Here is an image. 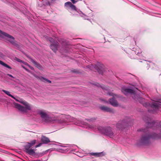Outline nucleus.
Instances as JSON below:
<instances>
[{"label": "nucleus", "instance_id": "obj_1", "mask_svg": "<svg viewBox=\"0 0 161 161\" xmlns=\"http://www.w3.org/2000/svg\"><path fill=\"white\" fill-rule=\"evenodd\" d=\"M122 92L125 95H126L128 93H130L134 94V97L136 101L138 100L143 106L146 107H150V108L148 109V111L151 113H154L157 110L161 108V103L160 102H153L151 104L145 102L144 99L141 97H138L137 95L134 94L135 91L132 89L129 88H123L121 90Z\"/></svg>", "mask_w": 161, "mask_h": 161}, {"label": "nucleus", "instance_id": "obj_2", "mask_svg": "<svg viewBox=\"0 0 161 161\" xmlns=\"http://www.w3.org/2000/svg\"><path fill=\"white\" fill-rule=\"evenodd\" d=\"M14 99L17 102H19L25 106V107H24L19 104L17 103H15L14 105L15 108L17 109L19 111L23 113H27L28 110H31V105L26 102L23 101L21 99L18 100L15 98V99Z\"/></svg>", "mask_w": 161, "mask_h": 161}, {"label": "nucleus", "instance_id": "obj_3", "mask_svg": "<svg viewBox=\"0 0 161 161\" xmlns=\"http://www.w3.org/2000/svg\"><path fill=\"white\" fill-rule=\"evenodd\" d=\"M36 142V140H33L30 142H27V144L25 146V152L29 154H32L35 153L34 150L30 148L33 146Z\"/></svg>", "mask_w": 161, "mask_h": 161}, {"label": "nucleus", "instance_id": "obj_4", "mask_svg": "<svg viewBox=\"0 0 161 161\" xmlns=\"http://www.w3.org/2000/svg\"><path fill=\"white\" fill-rule=\"evenodd\" d=\"M0 33L6 36L7 38V40L12 44L16 46H18V44L16 43V42L13 36L1 30H0Z\"/></svg>", "mask_w": 161, "mask_h": 161}, {"label": "nucleus", "instance_id": "obj_5", "mask_svg": "<svg viewBox=\"0 0 161 161\" xmlns=\"http://www.w3.org/2000/svg\"><path fill=\"white\" fill-rule=\"evenodd\" d=\"M128 123L125 120L120 121L116 125L117 127L119 129H123L127 125Z\"/></svg>", "mask_w": 161, "mask_h": 161}, {"label": "nucleus", "instance_id": "obj_6", "mask_svg": "<svg viewBox=\"0 0 161 161\" xmlns=\"http://www.w3.org/2000/svg\"><path fill=\"white\" fill-rule=\"evenodd\" d=\"M29 58L30 61L34 64V65L37 68L40 70H42L43 69L42 66L39 64L37 63L32 58L28 56H27Z\"/></svg>", "mask_w": 161, "mask_h": 161}, {"label": "nucleus", "instance_id": "obj_7", "mask_svg": "<svg viewBox=\"0 0 161 161\" xmlns=\"http://www.w3.org/2000/svg\"><path fill=\"white\" fill-rule=\"evenodd\" d=\"M104 112H108L114 113V110L112 108L108 107L106 106H101L99 107Z\"/></svg>", "mask_w": 161, "mask_h": 161}, {"label": "nucleus", "instance_id": "obj_8", "mask_svg": "<svg viewBox=\"0 0 161 161\" xmlns=\"http://www.w3.org/2000/svg\"><path fill=\"white\" fill-rule=\"evenodd\" d=\"M64 6L66 8H70L73 10L76 11V8L75 6L70 2H68L64 3Z\"/></svg>", "mask_w": 161, "mask_h": 161}, {"label": "nucleus", "instance_id": "obj_9", "mask_svg": "<svg viewBox=\"0 0 161 161\" xmlns=\"http://www.w3.org/2000/svg\"><path fill=\"white\" fill-rule=\"evenodd\" d=\"M59 46V44L58 42H54L51 44L50 48L55 53H56L58 50Z\"/></svg>", "mask_w": 161, "mask_h": 161}, {"label": "nucleus", "instance_id": "obj_10", "mask_svg": "<svg viewBox=\"0 0 161 161\" xmlns=\"http://www.w3.org/2000/svg\"><path fill=\"white\" fill-rule=\"evenodd\" d=\"M104 67V65L102 64H98L97 65V69L99 73L102 74L103 73Z\"/></svg>", "mask_w": 161, "mask_h": 161}, {"label": "nucleus", "instance_id": "obj_11", "mask_svg": "<svg viewBox=\"0 0 161 161\" xmlns=\"http://www.w3.org/2000/svg\"><path fill=\"white\" fill-rule=\"evenodd\" d=\"M109 102L113 106L117 107L118 106V102L114 97L110 98Z\"/></svg>", "mask_w": 161, "mask_h": 161}, {"label": "nucleus", "instance_id": "obj_12", "mask_svg": "<svg viewBox=\"0 0 161 161\" xmlns=\"http://www.w3.org/2000/svg\"><path fill=\"white\" fill-rule=\"evenodd\" d=\"M39 114L42 119L47 121V119L48 118V116L45 112L42 111H40L39 112Z\"/></svg>", "mask_w": 161, "mask_h": 161}, {"label": "nucleus", "instance_id": "obj_13", "mask_svg": "<svg viewBox=\"0 0 161 161\" xmlns=\"http://www.w3.org/2000/svg\"><path fill=\"white\" fill-rule=\"evenodd\" d=\"M37 79L40 80L42 81L45 82V81H46L48 83H51V81L46 78H44V77H43L42 76H39L37 75H35L34 76Z\"/></svg>", "mask_w": 161, "mask_h": 161}, {"label": "nucleus", "instance_id": "obj_14", "mask_svg": "<svg viewBox=\"0 0 161 161\" xmlns=\"http://www.w3.org/2000/svg\"><path fill=\"white\" fill-rule=\"evenodd\" d=\"M90 155L92 156H95L96 157H102L104 155V154L103 152L101 153H91Z\"/></svg>", "mask_w": 161, "mask_h": 161}, {"label": "nucleus", "instance_id": "obj_15", "mask_svg": "<svg viewBox=\"0 0 161 161\" xmlns=\"http://www.w3.org/2000/svg\"><path fill=\"white\" fill-rule=\"evenodd\" d=\"M41 140L43 144H46L50 142V141L48 138L44 136H43L42 137Z\"/></svg>", "mask_w": 161, "mask_h": 161}, {"label": "nucleus", "instance_id": "obj_16", "mask_svg": "<svg viewBox=\"0 0 161 161\" xmlns=\"http://www.w3.org/2000/svg\"><path fill=\"white\" fill-rule=\"evenodd\" d=\"M107 135L108 136L110 137L113 136V133L110 128L108 129V130L106 131Z\"/></svg>", "mask_w": 161, "mask_h": 161}, {"label": "nucleus", "instance_id": "obj_17", "mask_svg": "<svg viewBox=\"0 0 161 161\" xmlns=\"http://www.w3.org/2000/svg\"><path fill=\"white\" fill-rule=\"evenodd\" d=\"M2 91L3 92L5 93L8 96L11 97L12 98H14V99H15V98L14 96H13V95H11L10 93V92H9L6 91L4 90H3V89L2 90Z\"/></svg>", "mask_w": 161, "mask_h": 161}, {"label": "nucleus", "instance_id": "obj_18", "mask_svg": "<svg viewBox=\"0 0 161 161\" xmlns=\"http://www.w3.org/2000/svg\"><path fill=\"white\" fill-rule=\"evenodd\" d=\"M0 64L9 69H12L8 65L1 60H0Z\"/></svg>", "mask_w": 161, "mask_h": 161}, {"label": "nucleus", "instance_id": "obj_19", "mask_svg": "<svg viewBox=\"0 0 161 161\" xmlns=\"http://www.w3.org/2000/svg\"><path fill=\"white\" fill-rule=\"evenodd\" d=\"M96 85L97 86L100 87L103 89H104V90H107V87H106L104 85H100L99 84L97 83V84H96Z\"/></svg>", "mask_w": 161, "mask_h": 161}, {"label": "nucleus", "instance_id": "obj_20", "mask_svg": "<svg viewBox=\"0 0 161 161\" xmlns=\"http://www.w3.org/2000/svg\"><path fill=\"white\" fill-rule=\"evenodd\" d=\"M147 122L148 123V127L149 128L152 127L154 125V122H152L151 123L148 122Z\"/></svg>", "mask_w": 161, "mask_h": 161}, {"label": "nucleus", "instance_id": "obj_21", "mask_svg": "<svg viewBox=\"0 0 161 161\" xmlns=\"http://www.w3.org/2000/svg\"><path fill=\"white\" fill-rule=\"evenodd\" d=\"M70 0L72 2V3H73L74 4H75L79 1H81L82 0Z\"/></svg>", "mask_w": 161, "mask_h": 161}, {"label": "nucleus", "instance_id": "obj_22", "mask_svg": "<svg viewBox=\"0 0 161 161\" xmlns=\"http://www.w3.org/2000/svg\"><path fill=\"white\" fill-rule=\"evenodd\" d=\"M16 60L18 62L23 63V61L17 58L16 59Z\"/></svg>", "mask_w": 161, "mask_h": 161}, {"label": "nucleus", "instance_id": "obj_23", "mask_svg": "<svg viewBox=\"0 0 161 161\" xmlns=\"http://www.w3.org/2000/svg\"><path fill=\"white\" fill-rule=\"evenodd\" d=\"M22 67L24 69H25L26 71H27V72H30V71L27 68H26L25 67L22 66Z\"/></svg>", "mask_w": 161, "mask_h": 161}, {"label": "nucleus", "instance_id": "obj_24", "mask_svg": "<svg viewBox=\"0 0 161 161\" xmlns=\"http://www.w3.org/2000/svg\"><path fill=\"white\" fill-rule=\"evenodd\" d=\"M7 75L11 77L12 78H14V77L12 75H10L9 74H7Z\"/></svg>", "mask_w": 161, "mask_h": 161}, {"label": "nucleus", "instance_id": "obj_25", "mask_svg": "<svg viewBox=\"0 0 161 161\" xmlns=\"http://www.w3.org/2000/svg\"><path fill=\"white\" fill-rule=\"evenodd\" d=\"M49 40L50 42H53V39L52 38H49Z\"/></svg>", "mask_w": 161, "mask_h": 161}, {"label": "nucleus", "instance_id": "obj_26", "mask_svg": "<svg viewBox=\"0 0 161 161\" xmlns=\"http://www.w3.org/2000/svg\"><path fill=\"white\" fill-rule=\"evenodd\" d=\"M28 66H29V67L31 69H32V70H34V68H33L32 67H31V66H30V65H28Z\"/></svg>", "mask_w": 161, "mask_h": 161}, {"label": "nucleus", "instance_id": "obj_27", "mask_svg": "<svg viewBox=\"0 0 161 161\" xmlns=\"http://www.w3.org/2000/svg\"><path fill=\"white\" fill-rule=\"evenodd\" d=\"M73 72H76V71L75 70H73Z\"/></svg>", "mask_w": 161, "mask_h": 161}, {"label": "nucleus", "instance_id": "obj_28", "mask_svg": "<svg viewBox=\"0 0 161 161\" xmlns=\"http://www.w3.org/2000/svg\"><path fill=\"white\" fill-rule=\"evenodd\" d=\"M40 145H36V147H38L40 146Z\"/></svg>", "mask_w": 161, "mask_h": 161}, {"label": "nucleus", "instance_id": "obj_29", "mask_svg": "<svg viewBox=\"0 0 161 161\" xmlns=\"http://www.w3.org/2000/svg\"><path fill=\"white\" fill-rule=\"evenodd\" d=\"M34 161H41L40 160H34Z\"/></svg>", "mask_w": 161, "mask_h": 161}]
</instances>
